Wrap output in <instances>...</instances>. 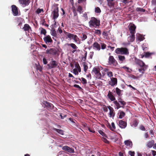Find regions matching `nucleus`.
I'll list each match as a JSON object with an SVG mask.
<instances>
[{
    "mask_svg": "<svg viewBox=\"0 0 156 156\" xmlns=\"http://www.w3.org/2000/svg\"><path fill=\"white\" fill-rule=\"evenodd\" d=\"M100 21L94 17H92L89 22V26L90 27H99Z\"/></svg>",
    "mask_w": 156,
    "mask_h": 156,
    "instance_id": "1",
    "label": "nucleus"
},
{
    "mask_svg": "<svg viewBox=\"0 0 156 156\" xmlns=\"http://www.w3.org/2000/svg\"><path fill=\"white\" fill-rule=\"evenodd\" d=\"M133 61L134 63L140 67H143V72L142 74L144 73V71L147 69V66L144 63L142 60L137 58L136 57L133 58Z\"/></svg>",
    "mask_w": 156,
    "mask_h": 156,
    "instance_id": "2",
    "label": "nucleus"
},
{
    "mask_svg": "<svg viewBox=\"0 0 156 156\" xmlns=\"http://www.w3.org/2000/svg\"><path fill=\"white\" fill-rule=\"evenodd\" d=\"M113 103L115 105V108L117 109L121 107L123 108L124 106L126 105V102L121 98H119L118 101L116 100L114 101Z\"/></svg>",
    "mask_w": 156,
    "mask_h": 156,
    "instance_id": "3",
    "label": "nucleus"
},
{
    "mask_svg": "<svg viewBox=\"0 0 156 156\" xmlns=\"http://www.w3.org/2000/svg\"><path fill=\"white\" fill-rule=\"evenodd\" d=\"M100 69L98 67H94L91 73H94L95 75L96 78L98 79H100L101 78V74L100 72Z\"/></svg>",
    "mask_w": 156,
    "mask_h": 156,
    "instance_id": "4",
    "label": "nucleus"
},
{
    "mask_svg": "<svg viewBox=\"0 0 156 156\" xmlns=\"http://www.w3.org/2000/svg\"><path fill=\"white\" fill-rule=\"evenodd\" d=\"M115 52L117 54L128 55L129 52L128 50L126 48H117L115 50Z\"/></svg>",
    "mask_w": 156,
    "mask_h": 156,
    "instance_id": "5",
    "label": "nucleus"
},
{
    "mask_svg": "<svg viewBox=\"0 0 156 156\" xmlns=\"http://www.w3.org/2000/svg\"><path fill=\"white\" fill-rule=\"evenodd\" d=\"M108 62L109 65H113L115 66L118 65L117 61L112 56L110 55L108 58Z\"/></svg>",
    "mask_w": 156,
    "mask_h": 156,
    "instance_id": "6",
    "label": "nucleus"
},
{
    "mask_svg": "<svg viewBox=\"0 0 156 156\" xmlns=\"http://www.w3.org/2000/svg\"><path fill=\"white\" fill-rule=\"evenodd\" d=\"M62 149L68 153H74V150L73 148H71L67 146H64L62 147Z\"/></svg>",
    "mask_w": 156,
    "mask_h": 156,
    "instance_id": "7",
    "label": "nucleus"
},
{
    "mask_svg": "<svg viewBox=\"0 0 156 156\" xmlns=\"http://www.w3.org/2000/svg\"><path fill=\"white\" fill-rule=\"evenodd\" d=\"M11 8L13 15L15 16H18L19 12L17 7L15 5H12L11 6Z\"/></svg>",
    "mask_w": 156,
    "mask_h": 156,
    "instance_id": "8",
    "label": "nucleus"
},
{
    "mask_svg": "<svg viewBox=\"0 0 156 156\" xmlns=\"http://www.w3.org/2000/svg\"><path fill=\"white\" fill-rule=\"evenodd\" d=\"M58 64V63L56 61L52 60L50 63L48 65V66L49 69H51L56 68Z\"/></svg>",
    "mask_w": 156,
    "mask_h": 156,
    "instance_id": "9",
    "label": "nucleus"
},
{
    "mask_svg": "<svg viewBox=\"0 0 156 156\" xmlns=\"http://www.w3.org/2000/svg\"><path fill=\"white\" fill-rule=\"evenodd\" d=\"M67 37L70 39H73L76 42H77L79 40V38L76 35L70 33L68 34Z\"/></svg>",
    "mask_w": 156,
    "mask_h": 156,
    "instance_id": "10",
    "label": "nucleus"
},
{
    "mask_svg": "<svg viewBox=\"0 0 156 156\" xmlns=\"http://www.w3.org/2000/svg\"><path fill=\"white\" fill-rule=\"evenodd\" d=\"M46 53L47 54H49L52 55H56L57 51L55 48H51L49 49H48L46 51Z\"/></svg>",
    "mask_w": 156,
    "mask_h": 156,
    "instance_id": "11",
    "label": "nucleus"
},
{
    "mask_svg": "<svg viewBox=\"0 0 156 156\" xmlns=\"http://www.w3.org/2000/svg\"><path fill=\"white\" fill-rule=\"evenodd\" d=\"M108 107L110 111L109 113V117L113 118L115 114V113L113 108L110 105L108 106Z\"/></svg>",
    "mask_w": 156,
    "mask_h": 156,
    "instance_id": "12",
    "label": "nucleus"
},
{
    "mask_svg": "<svg viewBox=\"0 0 156 156\" xmlns=\"http://www.w3.org/2000/svg\"><path fill=\"white\" fill-rule=\"evenodd\" d=\"M58 7H55L53 12V19L55 20L56 19L58 16Z\"/></svg>",
    "mask_w": 156,
    "mask_h": 156,
    "instance_id": "13",
    "label": "nucleus"
},
{
    "mask_svg": "<svg viewBox=\"0 0 156 156\" xmlns=\"http://www.w3.org/2000/svg\"><path fill=\"white\" fill-rule=\"evenodd\" d=\"M117 80L116 78L112 77L111 78V81H109V84L111 86H114L117 85Z\"/></svg>",
    "mask_w": 156,
    "mask_h": 156,
    "instance_id": "14",
    "label": "nucleus"
},
{
    "mask_svg": "<svg viewBox=\"0 0 156 156\" xmlns=\"http://www.w3.org/2000/svg\"><path fill=\"white\" fill-rule=\"evenodd\" d=\"M129 29L131 34H135V33L136 26L133 24H132L129 26Z\"/></svg>",
    "mask_w": 156,
    "mask_h": 156,
    "instance_id": "15",
    "label": "nucleus"
},
{
    "mask_svg": "<svg viewBox=\"0 0 156 156\" xmlns=\"http://www.w3.org/2000/svg\"><path fill=\"white\" fill-rule=\"evenodd\" d=\"M19 2L23 7L28 5L30 2V0H19Z\"/></svg>",
    "mask_w": 156,
    "mask_h": 156,
    "instance_id": "16",
    "label": "nucleus"
},
{
    "mask_svg": "<svg viewBox=\"0 0 156 156\" xmlns=\"http://www.w3.org/2000/svg\"><path fill=\"white\" fill-rule=\"evenodd\" d=\"M43 103L47 108L51 109L53 108L54 107L52 104L46 101H44Z\"/></svg>",
    "mask_w": 156,
    "mask_h": 156,
    "instance_id": "17",
    "label": "nucleus"
},
{
    "mask_svg": "<svg viewBox=\"0 0 156 156\" xmlns=\"http://www.w3.org/2000/svg\"><path fill=\"white\" fill-rule=\"evenodd\" d=\"M119 127L122 129L125 128L127 126V123L122 120H120L119 122Z\"/></svg>",
    "mask_w": 156,
    "mask_h": 156,
    "instance_id": "18",
    "label": "nucleus"
},
{
    "mask_svg": "<svg viewBox=\"0 0 156 156\" xmlns=\"http://www.w3.org/2000/svg\"><path fill=\"white\" fill-rule=\"evenodd\" d=\"M144 55L141 54L140 55L141 57L142 58H143L144 57H145L146 58H148L150 57L152 55L154 54V53L152 52L150 53L148 52H144Z\"/></svg>",
    "mask_w": 156,
    "mask_h": 156,
    "instance_id": "19",
    "label": "nucleus"
},
{
    "mask_svg": "<svg viewBox=\"0 0 156 156\" xmlns=\"http://www.w3.org/2000/svg\"><path fill=\"white\" fill-rule=\"evenodd\" d=\"M93 49L96 50L100 51L101 50V46L100 44L95 42L93 44Z\"/></svg>",
    "mask_w": 156,
    "mask_h": 156,
    "instance_id": "20",
    "label": "nucleus"
},
{
    "mask_svg": "<svg viewBox=\"0 0 156 156\" xmlns=\"http://www.w3.org/2000/svg\"><path fill=\"white\" fill-rule=\"evenodd\" d=\"M107 96L111 101H115V96L113 95V93L111 91H109L107 95Z\"/></svg>",
    "mask_w": 156,
    "mask_h": 156,
    "instance_id": "21",
    "label": "nucleus"
},
{
    "mask_svg": "<svg viewBox=\"0 0 156 156\" xmlns=\"http://www.w3.org/2000/svg\"><path fill=\"white\" fill-rule=\"evenodd\" d=\"M44 41L46 43H51L52 42V40L49 35H48L44 37L43 38Z\"/></svg>",
    "mask_w": 156,
    "mask_h": 156,
    "instance_id": "22",
    "label": "nucleus"
},
{
    "mask_svg": "<svg viewBox=\"0 0 156 156\" xmlns=\"http://www.w3.org/2000/svg\"><path fill=\"white\" fill-rule=\"evenodd\" d=\"M125 144L129 148H131L133 146L132 142L129 140H125L124 142Z\"/></svg>",
    "mask_w": 156,
    "mask_h": 156,
    "instance_id": "23",
    "label": "nucleus"
},
{
    "mask_svg": "<svg viewBox=\"0 0 156 156\" xmlns=\"http://www.w3.org/2000/svg\"><path fill=\"white\" fill-rule=\"evenodd\" d=\"M154 144V140H151L150 141H148L147 144V146L149 148H151L153 147Z\"/></svg>",
    "mask_w": 156,
    "mask_h": 156,
    "instance_id": "24",
    "label": "nucleus"
},
{
    "mask_svg": "<svg viewBox=\"0 0 156 156\" xmlns=\"http://www.w3.org/2000/svg\"><path fill=\"white\" fill-rule=\"evenodd\" d=\"M23 29L25 31H27L29 32L30 30H31V28L29 24H26L24 25V27H23Z\"/></svg>",
    "mask_w": 156,
    "mask_h": 156,
    "instance_id": "25",
    "label": "nucleus"
},
{
    "mask_svg": "<svg viewBox=\"0 0 156 156\" xmlns=\"http://www.w3.org/2000/svg\"><path fill=\"white\" fill-rule=\"evenodd\" d=\"M129 42H132L135 40V34H131V35L127 38Z\"/></svg>",
    "mask_w": 156,
    "mask_h": 156,
    "instance_id": "26",
    "label": "nucleus"
},
{
    "mask_svg": "<svg viewBox=\"0 0 156 156\" xmlns=\"http://www.w3.org/2000/svg\"><path fill=\"white\" fill-rule=\"evenodd\" d=\"M115 91L116 94L119 96H120L122 95V94H121V92L123 91V90H120L119 88L117 87L115 88Z\"/></svg>",
    "mask_w": 156,
    "mask_h": 156,
    "instance_id": "27",
    "label": "nucleus"
},
{
    "mask_svg": "<svg viewBox=\"0 0 156 156\" xmlns=\"http://www.w3.org/2000/svg\"><path fill=\"white\" fill-rule=\"evenodd\" d=\"M53 129L57 132L59 134L62 135H64V131L62 130L58 129L55 128H53Z\"/></svg>",
    "mask_w": 156,
    "mask_h": 156,
    "instance_id": "28",
    "label": "nucleus"
},
{
    "mask_svg": "<svg viewBox=\"0 0 156 156\" xmlns=\"http://www.w3.org/2000/svg\"><path fill=\"white\" fill-rule=\"evenodd\" d=\"M111 125L112 126L110 125H109V128L112 131H114L115 129V124L113 122H112V123Z\"/></svg>",
    "mask_w": 156,
    "mask_h": 156,
    "instance_id": "29",
    "label": "nucleus"
},
{
    "mask_svg": "<svg viewBox=\"0 0 156 156\" xmlns=\"http://www.w3.org/2000/svg\"><path fill=\"white\" fill-rule=\"evenodd\" d=\"M139 123V120L137 119H135L133 121V125L134 127H136Z\"/></svg>",
    "mask_w": 156,
    "mask_h": 156,
    "instance_id": "30",
    "label": "nucleus"
},
{
    "mask_svg": "<svg viewBox=\"0 0 156 156\" xmlns=\"http://www.w3.org/2000/svg\"><path fill=\"white\" fill-rule=\"evenodd\" d=\"M137 37L138 40L140 41H143L145 38L142 35L140 34H138L137 35Z\"/></svg>",
    "mask_w": 156,
    "mask_h": 156,
    "instance_id": "31",
    "label": "nucleus"
},
{
    "mask_svg": "<svg viewBox=\"0 0 156 156\" xmlns=\"http://www.w3.org/2000/svg\"><path fill=\"white\" fill-rule=\"evenodd\" d=\"M51 35L54 37H56L57 36V34L55 29H52L51 30Z\"/></svg>",
    "mask_w": 156,
    "mask_h": 156,
    "instance_id": "32",
    "label": "nucleus"
},
{
    "mask_svg": "<svg viewBox=\"0 0 156 156\" xmlns=\"http://www.w3.org/2000/svg\"><path fill=\"white\" fill-rule=\"evenodd\" d=\"M77 11L80 14L82 13L83 11V8L82 6L80 5H78L77 9Z\"/></svg>",
    "mask_w": 156,
    "mask_h": 156,
    "instance_id": "33",
    "label": "nucleus"
},
{
    "mask_svg": "<svg viewBox=\"0 0 156 156\" xmlns=\"http://www.w3.org/2000/svg\"><path fill=\"white\" fill-rule=\"evenodd\" d=\"M68 45L70 46L74 49H76L77 48L76 46L73 43L68 44Z\"/></svg>",
    "mask_w": 156,
    "mask_h": 156,
    "instance_id": "34",
    "label": "nucleus"
},
{
    "mask_svg": "<svg viewBox=\"0 0 156 156\" xmlns=\"http://www.w3.org/2000/svg\"><path fill=\"white\" fill-rule=\"evenodd\" d=\"M125 113L123 111H121L120 112V115H119V118L120 119H122L125 115Z\"/></svg>",
    "mask_w": 156,
    "mask_h": 156,
    "instance_id": "35",
    "label": "nucleus"
},
{
    "mask_svg": "<svg viewBox=\"0 0 156 156\" xmlns=\"http://www.w3.org/2000/svg\"><path fill=\"white\" fill-rule=\"evenodd\" d=\"M136 10L137 12H144L145 11V10L142 8L137 7L136 9Z\"/></svg>",
    "mask_w": 156,
    "mask_h": 156,
    "instance_id": "36",
    "label": "nucleus"
},
{
    "mask_svg": "<svg viewBox=\"0 0 156 156\" xmlns=\"http://www.w3.org/2000/svg\"><path fill=\"white\" fill-rule=\"evenodd\" d=\"M118 58L119 60L122 62L124 61L125 59V57L122 55H119Z\"/></svg>",
    "mask_w": 156,
    "mask_h": 156,
    "instance_id": "37",
    "label": "nucleus"
},
{
    "mask_svg": "<svg viewBox=\"0 0 156 156\" xmlns=\"http://www.w3.org/2000/svg\"><path fill=\"white\" fill-rule=\"evenodd\" d=\"M107 76L108 77H110V78H112L113 76L112 73L110 71L107 72Z\"/></svg>",
    "mask_w": 156,
    "mask_h": 156,
    "instance_id": "38",
    "label": "nucleus"
},
{
    "mask_svg": "<svg viewBox=\"0 0 156 156\" xmlns=\"http://www.w3.org/2000/svg\"><path fill=\"white\" fill-rule=\"evenodd\" d=\"M95 34L99 35L101 34V32L100 30H95Z\"/></svg>",
    "mask_w": 156,
    "mask_h": 156,
    "instance_id": "39",
    "label": "nucleus"
},
{
    "mask_svg": "<svg viewBox=\"0 0 156 156\" xmlns=\"http://www.w3.org/2000/svg\"><path fill=\"white\" fill-rule=\"evenodd\" d=\"M46 30L45 29L43 28H42L41 31V34H43L44 35H46Z\"/></svg>",
    "mask_w": 156,
    "mask_h": 156,
    "instance_id": "40",
    "label": "nucleus"
},
{
    "mask_svg": "<svg viewBox=\"0 0 156 156\" xmlns=\"http://www.w3.org/2000/svg\"><path fill=\"white\" fill-rule=\"evenodd\" d=\"M107 1L108 2V4L109 5L112 6L114 5V3L113 2V0H107Z\"/></svg>",
    "mask_w": 156,
    "mask_h": 156,
    "instance_id": "41",
    "label": "nucleus"
},
{
    "mask_svg": "<svg viewBox=\"0 0 156 156\" xmlns=\"http://www.w3.org/2000/svg\"><path fill=\"white\" fill-rule=\"evenodd\" d=\"M101 11L100 8L99 7H97L95 8V12L96 13H100Z\"/></svg>",
    "mask_w": 156,
    "mask_h": 156,
    "instance_id": "42",
    "label": "nucleus"
},
{
    "mask_svg": "<svg viewBox=\"0 0 156 156\" xmlns=\"http://www.w3.org/2000/svg\"><path fill=\"white\" fill-rule=\"evenodd\" d=\"M108 107H107L105 105H103L102 107V109L103 111L105 112H107L108 111Z\"/></svg>",
    "mask_w": 156,
    "mask_h": 156,
    "instance_id": "43",
    "label": "nucleus"
},
{
    "mask_svg": "<svg viewBox=\"0 0 156 156\" xmlns=\"http://www.w3.org/2000/svg\"><path fill=\"white\" fill-rule=\"evenodd\" d=\"M83 67L84 70V72H86L88 68V67L87 65L85 64H84L83 65Z\"/></svg>",
    "mask_w": 156,
    "mask_h": 156,
    "instance_id": "44",
    "label": "nucleus"
},
{
    "mask_svg": "<svg viewBox=\"0 0 156 156\" xmlns=\"http://www.w3.org/2000/svg\"><path fill=\"white\" fill-rule=\"evenodd\" d=\"M149 135L148 132H145L144 133V137L146 139H148L149 138Z\"/></svg>",
    "mask_w": 156,
    "mask_h": 156,
    "instance_id": "45",
    "label": "nucleus"
},
{
    "mask_svg": "<svg viewBox=\"0 0 156 156\" xmlns=\"http://www.w3.org/2000/svg\"><path fill=\"white\" fill-rule=\"evenodd\" d=\"M83 16L84 18V21H85L87 20L88 19V17H87V13L86 12L84 13L83 14Z\"/></svg>",
    "mask_w": 156,
    "mask_h": 156,
    "instance_id": "46",
    "label": "nucleus"
},
{
    "mask_svg": "<svg viewBox=\"0 0 156 156\" xmlns=\"http://www.w3.org/2000/svg\"><path fill=\"white\" fill-rule=\"evenodd\" d=\"M43 11V9H40V8H38L37 9V10L36 11V12L37 14H39L40 13L41 11Z\"/></svg>",
    "mask_w": 156,
    "mask_h": 156,
    "instance_id": "47",
    "label": "nucleus"
},
{
    "mask_svg": "<svg viewBox=\"0 0 156 156\" xmlns=\"http://www.w3.org/2000/svg\"><path fill=\"white\" fill-rule=\"evenodd\" d=\"M101 48L102 49H104L106 48V45L104 43H101Z\"/></svg>",
    "mask_w": 156,
    "mask_h": 156,
    "instance_id": "48",
    "label": "nucleus"
},
{
    "mask_svg": "<svg viewBox=\"0 0 156 156\" xmlns=\"http://www.w3.org/2000/svg\"><path fill=\"white\" fill-rule=\"evenodd\" d=\"M73 87L76 88H77L79 89V90H82L83 89L79 85L77 84H74L73 85Z\"/></svg>",
    "mask_w": 156,
    "mask_h": 156,
    "instance_id": "49",
    "label": "nucleus"
},
{
    "mask_svg": "<svg viewBox=\"0 0 156 156\" xmlns=\"http://www.w3.org/2000/svg\"><path fill=\"white\" fill-rule=\"evenodd\" d=\"M99 133L101 134L103 136H105L106 134H105L102 130H99L98 131Z\"/></svg>",
    "mask_w": 156,
    "mask_h": 156,
    "instance_id": "50",
    "label": "nucleus"
},
{
    "mask_svg": "<svg viewBox=\"0 0 156 156\" xmlns=\"http://www.w3.org/2000/svg\"><path fill=\"white\" fill-rule=\"evenodd\" d=\"M73 73L76 75H78V72L77 70V69H74L73 70Z\"/></svg>",
    "mask_w": 156,
    "mask_h": 156,
    "instance_id": "51",
    "label": "nucleus"
},
{
    "mask_svg": "<svg viewBox=\"0 0 156 156\" xmlns=\"http://www.w3.org/2000/svg\"><path fill=\"white\" fill-rule=\"evenodd\" d=\"M128 154L131 156H134L135 153L134 151H129Z\"/></svg>",
    "mask_w": 156,
    "mask_h": 156,
    "instance_id": "52",
    "label": "nucleus"
},
{
    "mask_svg": "<svg viewBox=\"0 0 156 156\" xmlns=\"http://www.w3.org/2000/svg\"><path fill=\"white\" fill-rule=\"evenodd\" d=\"M87 38V36L85 34H83V36L81 37V38L82 41H84Z\"/></svg>",
    "mask_w": 156,
    "mask_h": 156,
    "instance_id": "53",
    "label": "nucleus"
},
{
    "mask_svg": "<svg viewBox=\"0 0 156 156\" xmlns=\"http://www.w3.org/2000/svg\"><path fill=\"white\" fill-rule=\"evenodd\" d=\"M81 79H82V81L83 82V84H86L87 83V81L86 79L84 78L83 77H82L81 78Z\"/></svg>",
    "mask_w": 156,
    "mask_h": 156,
    "instance_id": "54",
    "label": "nucleus"
},
{
    "mask_svg": "<svg viewBox=\"0 0 156 156\" xmlns=\"http://www.w3.org/2000/svg\"><path fill=\"white\" fill-rule=\"evenodd\" d=\"M102 140L103 142L106 144L109 143V141L105 138L103 137L102 138Z\"/></svg>",
    "mask_w": 156,
    "mask_h": 156,
    "instance_id": "55",
    "label": "nucleus"
},
{
    "mask_svg": "<svg viewBox=\"0 0 156 156\" xmlns=\"http://www.w3.org/2000/svg\"><path fill=\"white\" fill-rule=\"evenodd\" d=\"M88 130L90 132H92L94 133H95V131L93 129L91 128L90 127H88Z\"/></svg>",
    "mask_w": 156,
    "mask_h": 156,
    "instance_id": "56",
    "label": "nucleus"
},
{
    "mask_svg": "<svg viewBox=\"0 0 156 156\" xmlns=\"http://www.w3.org/2000/svg\"><path fill=\"white\" fill-rule=\"evenodd\" d=\"M123 68L125 69H126L127 70V71L130 73L131 71H132L131 69H130L128 67H126V66H124L123 67Z\"/></svg>",
    "mask_w": 156,
    "mask_h": 156,
    "instance_id": "57",
    "label": "nucleus"
},
{
    "mask_svg": "<svg viewBox=\"0 0 156 156\" xmlns=\"http://www.w3.org/2000/svg\"><path fill=\"white\" fill-rule=\"evenodd\" d=\"M43 63L44 65H46L47 63V59L45 58H44L43 59Z\"/></svg>",
    "mask_w": 156,
    "mask_h": 156,
    "instance_id": "58",
    "label": "nucleus"
},
{
    "mask_svg": "<svg viewBox=\"0 0 156 156\" xmlns=\"http://www.w3.org/2000/svg\"><path fill=\"white\" fill-rule=\"evenodd\" d=\"M140 129L143 130V131H145V128L144 127L143 125H141L140 126Z\"/></svg>",
    "mask_w": 156,
    "mask_h": 156,
    "instance_id": "59",
    "label": "nucleus"
},
{
    "mask_svg": "<svg viewBox=\"0 0 156 156\" xmlns=\"http://www.w3.org/2000/svg\"><path fill=\"white\" fill-rule=\"evenodd\" d=\"M142 48L144 51H146L148 49L147 47L144 46V45H143L142 46Z\"/></svg>",
    "mask_w": 156,
    "mask_h": 156,
    "instance_id": "60",
    "label": "nucleus"
},
{
    "mask_svg": "<svg viewBox=\"0 0 156 156\" xmlns=\"http://www.w3.org/2000/svg\"><path fill=\"white\" fill-rule=\"evenodd\" d=\"M37 70H39L40 71V72L42 71V67L40 66H37Z\"/></svg>",
    "mask_w": 156,
    "mask_h": 156,
    "instance_id": "61",
    "label": "nucleus"
},
{
    "mask_svg": "<svg viewBox=\"0 0 156 156\" xmlns=\"http://www.w3.org/2000/svg\"><path fill=\"white\" fill-rule=\"evenodd\" d=\"M149 134H151L152 135H153V136L154 135V132L151 129V130H150V131H149Z\"/></svg>",
    "mask_w": 156,
    "mask_h": 156,
    "instance_id": "62",
    "label": "nucleus"
},
{
    "mask_svg": "<svg viewBox=\"0 0 156 156\" xmlns=\"http://www.w3.org/2000/svg\"><path fill=\"white\" fill-rule=\"evenodd\" d=\"M152 154L154 156L156 155V151L154 150H152Z\"/></svg>",
    "mask_w": 156,
    "mask_h": 156,
    "instance_id": "63",
    "label": "nucleus"
},
{
    "mask_svg": "<svg viewBox=\"0 0 156 156\" xmlns=\"http://www.w3.org/2000/svg\"><path fill=\"white\" fill-rule=\"evenodd\" d=\"M129 0H123L122 2L125 4H126L127 3H128V1Z\"/></svg>",
    "mask_w": 156,
    "mask_h": 156,
    "instance_id": "64",
    "label": "nucleus"
}]
</instances>
